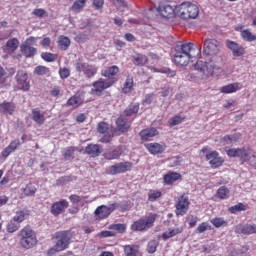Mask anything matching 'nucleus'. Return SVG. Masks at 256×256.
Returning a JSON list of instances; mask_svg holds the SVG:
<instances>
[{
    "mask_svg": "<svg viewBox=\"0 0 256 256\" xmlns=\"http://www.w3.org/2000/svg\"><path fill=\"white\" fill-rule=\"evenodd\" d=\"M194 44L191 42L178 44L175 47L174 62L180 67H187L193 57Z\"/></svg>",
    "mask_w": 256,
    "mask_h": 256,
    "instance_id": "nucleus-1",
    "label": "nucleus"
},
{
    "mask_svg": "<svg viewBox=\"0 0 256 256\" xmlns=\"http://www.w3.org/2000/svg\"><path fill=\"white\" fill-rule=\"evenodd\" d=\"M194 69L198 71L201 79H209L214 71L219 69V64L213 60H210L209 62L199 60L194 65Z\"/></svg>",
    "mask_w": 256,
    "mask_h": 256,
    "instance_id": "nucleus-2",
    "label": "nucleus"
},
{
    "mask_svg": "<svg viewBox=\"0 0 256 256\" xmlns=\"http://www.w3.org/2000/svg\"><path fill=\"white\" fill-rule=\"evenodd\" d=\"M20 245L23 249H32L37 245V236L30 227H25L20 231Z\"/></svg>",
    "mask_w": 256,
    "mask_h": 256,
    "instance_id": "nucleus-3",
    "label": "nucleus"
},
{
    "mask_svg": "<svg viewBox=\"0 0 256 256\" xmlns=\"http://www.w3.org/2000/svg\"><path fill=\"white\" fill-rule=\"evenodd\" d=\"M157 215L156 214H150L148 216H145L143 218H140L139 220L135 221L131 225L132 231H147V229H151L155 223Z\"/></svg>",
    "mask_w": 256,
    "mask_h": 256,
    "instance_id": "nucleus-4",
    "label": "nucleus"
},
{
    "mask_svg": "<svg viewBox=\"0 0 256 256\" xmlns=\"http://www.w3.org/2000/svg\"><path fill=\"white\" fill-rule=\"evenodd\" d=\"M221 51V42L215 38H206L204 40L203 53L208 57H215Z\"/></svg>",
    "mask_w": 256,
    "mask_h": 256,
    "instance_id": "nucleus-5",
    "label": "nucleus"
},
{
    "mask_svg": "<svg viewBox=\"0 0 256 256\" xmlns=\"http://www.w3.org/2000/svg\"><path fill=\"white\" fill-rule=\"evenodd\" d=\"M55 238L57 240L56 247L59 251H65V249L69 248V244L71 243L70 231L65 230L56 232Z\"/></svg>",
    "mask_w": 256,
    "mask_h": 256,
    "instance_id": "nucleus-6",
    "label": "nucleus"
},
{
    "mask_svg": "<svg viewBox=\"0 0 256 256\" xmlns=\"http://www.w3.org/2000/svg\"><path fill=\"white\" fill-rule=\"evenodd\" d=\"M76 71H78V73L82 72L87 79H91L97 75V67L89 63L77 62Z\"/></svg>",
    "mask_w": 256,
    "mask_h": 256,
    "instance_id": "nucleus-7",
    "label": "nucleus"
},
{
    "mask_svg": "<svg viewBox=\"0 0 256 256\" xmlns=\"http://www.w3.org/2000/svg\"><path fill=\"white\" fill-rule=\"evenodd\" d=\"M116 207H119V204H117V202H114V203L110 204L109 206L101 205L96 208L94 214L99 219H106V217H108L112 212L115 211Z\"/></svg>",
    "mask_w": 256,
    "mask_h": 256,
    "instance_id": "nucleus-8",
    "label": "nucleus"
},
{
    "mask_svg": "<svg viewBox=\"0 0 256 256\" xmlns=\"http://www.w3.org/2000/svg\"><path fill=\"white\" fill-rule=\"evenodd\" d=\"M133 167L131 162H119L109 167L108 171L110 175H119L121 173H127Z\"/></svg>",
    "mask_w": 256,
    "mask_h": 256,
    "instance_id": "nucleus-9",
    "label": "nucleus"
},
{
    "mask_svg": "<svg viewBox=\"0 0 256 256\" xmlns=\"http://www.w3.org/2000/svg\"><path fill=\"white\" fill-rule=\"evenodd\" d=\"M228 157H239L241 161H249L251 155L244 148H231L227 150Z\"/></svg>",
    "mask_w": 256,
    "mask_h": 256,
    "instance_id": "nucleus-10",
    "label": "nucleus"
},
{
    "mask_svg": "<svg viewBox=\"0 0 256 256\" xmlns=\"http://www.w3.org/2000/svg\"><path fill=\"white\" fill-rule=\"evenodd\" d=\"M226 47L232 51L234 57H242V55H245V48L235 41L227 40Z\"/></svg>",
    "mask_w": 256,
    "mask_h": 256,
    "instance_id": "nucleus-11",
    "label": "nucleus"
},
{
    "mask_svg": "<svg viewBox=\"0 0 256 256\" xmlns=\"http://www.w3.org/2000/svg\"><path fill=\"white\" fill-rule=\"evenodd\" d=\"M189 211V198L181 196L176 204V215H185Z\"/></svg>",
    "mask_w": 256,
    "mask_h": 256,
    "instance_id": "nucleus-12",
    "label": "nucleus"
},
{
    "mask_svg": "<svg viewBox=\"0 0 256 256\" xmlns=\"http://www.w3.org/2000/svg\"><path fill=\"white\" fill-rule=\"evenodd\" d=\"M207 161H209V165L213 169H217V167H221L223 165V158L219 157V152L212 151L211 153L206 155Z\"/></svg>",
    "mask_w": 256,
    "mask_h": 256,
    "instance_id": "nucleus-13",
    "label": "nucleus"
},
{
    "mask_svg": "<svg viewBox=\"0 0 256 256\" xmlns=\"http://www.w3.org/2000/svg\"><path fill=\"white\" fill-rule=\"evenodd\" d=\"M114 84H115V80L113 79H108V80L100 79L93 83V87L96 93H101V91H105V89H109V87H111V85H114Z\"/></svg>",
    "mask_w": 256,
    "mask_h": 256,
    "instance_id": "nucleus-14",
    "label": "nucleus"
},
{
    "mask_svg": "<svg viewBox=\"0 0 256 256\" xmlns=\"http://www.w3.org/2000/svg\"><path fill=\"white\" fill-rule=\"evenodd\" d=\"M27 72L19 70L16 75L17 83L21 85L22 91H29L31 85L27 82Z\"/></svg>",
    "mask_w": 256,
    "mask_h": 256,
    "instance_id": "nucleus-15",
    "label": "nucleus"
},
{
    "mask_svg": "<svg viewBox=\"0 0 256 256\" xmlns=\"http://www.w3.org/2000/svg\"><path fill=\"white\" fill-rule=\"evenodd\" d=\"M235 233H242L243 235L256 234V224H245L236 226Z\"/></svg>",
    "mask_w": 256,
    "mask_h": 256,
    "instance_id": "nucleus-16",
    "label": "nucleus"
},
{
    "mask_svg": "<svg viewBox=\"0 0 256 256\" xmlns=\"http://www.w3.org/2000/svg\"><path fill=\"white\" fill-rule=\"evenodd\" d=\"M68 207L69 203L66 200L56 202L51 207V213L55 216L61 215V213H63V211H65V209H67Z\"/></svg>",
    "mask_w": 256,
    "mask_h": 256,
    "instance_id": "nucleus-17",
    "label": "nucleus"
},
{
    "mask_svg": "<svg viewBox=\"0 0 256 256\" xmlns=\"http://www.w3.org/2000/svg\"><path fill=\"white\" fill-rule=\"evenodd\" d=\"M117 130L120 131V133H127L131 129V124L127 122L125 117L120 116L116 120Z\"/></svg>",
    "mask_w": 256,
    "mask_h": 256,
    "instance_id": "nucleus-18",
    "label": "nucleus"
},
{
    "mask_svg": "<svg viewBox=\"0 0 256 256\" xmlns=\"http://www.w3.org/2000/svg\"><path fill=\"white\" fill-rule=\"evenodd\" d=\"M177 15L181 19H189V2H183L176 8Z\"/></svg>",
    "mask_w": 256,
    "mask_h": 256,
    "instance_id": "nucleus-19",
    "label": "nucleus"
},
{
    "mask_svg": "<svg viewBox=\"0 0 256 256\" xmlns=\"http://www.w3.org/2000/svg\"><path fill=\"white\" fill-rule=\"evenodd\" d=\"M146 149H148L151 155H159L163 153V151H165V146L159 143H149V144H146Z\"/></svg>",
    "mask_w": 256,
    "mask_h": 256,
    "instance_id": "nucleus-20",
    "label": "nucleus"
},
{
    "mask_svg": "<svg viewBox=\"0 0 256 256\" xmlns=\"http://www.w3.org/2000/svg\"><path fill=\"white\" fill-rule=\"evenodd\" d=\"M17 49H19V40L17 38H12L6 42L4 51L6 53H15Z\"/></svg>",
    "mask_w": 256,
    "mask_h": 256,
    "instance_id": "nucleus-21",
    "label": "nucleus"
},
{
    "mask_svg": "<svg viewBox=\"0 0 256 256\" xmlns=\"http://www.w3.org/2000/svg\"><path fill=\"white\" fill-rule=\"evenodd\" d=\"M157 11L162 15V17H169V15H173V7H171V5L163 4V1L159 3Z\"/></svg>",
    "mask_w": 256,
    "mask_h": 256,
    "instance_id": "nucleus-22",
    "label": "nucleus"
},
{
    "mask_svg": "<svg viewBox=\"0 0 256 256\" xmlns=\"http://www.w3.org/2000/svg\"><path fill=\"white\" fill-rule=\"evenodd\" d=\"M85 153L90 157H99L101 155V148L97 144H89L85 148Z\"/></svg>",
    "mask_w": 256,
    "mask_h": 256,
    "instance_id": "nucleus-23",
    "label": "nucleus"
},
{
    "mask_svg": "<svg viewBox=\"0 0 256 256\" xmlns=\"http://www.w3.org/2000/svg\"><path fill=\"white\" fill-rule=\"evenodd\" d=\"M181 233H183V227L169 228L168 231L162 234V239L167 241V239H171V237H175Z\"/></svg>",
    "mask_w": 256,
    "mask_h": 256,
    "instance_id": "nucleus-24",
    "label": "nucleus"
},
{
    "mask_svg": "<svg viewBox=\"0 0 256 256\" xmlns=\"http://www.w3.org/2000/svg\"><path fill=\"white\" fill-rule=\"evenodd\" d=\"M20 51L24 57H34L37 54V48L32 46H27V44H22L20 46Z\"/></svg>",
    "mask_w": 256,
    "mask_h": 256,
    "instance_id": "nucleus-25",
    "label": "nucleus"
},
{
    "mask_svg": "<svg viewBox=\"0 0 256 256\" xmlns=\"http://www.w3.org/2000/svg\"><path fill=\"white\" fill-rule=\"evenodd\" d=\"M158 134H159V132L157 131V129L148 128V129H144L140 132V137L144 141H149L151 139V137H155V135H158Z\"/></svg>",
    "mask_w": 256,
    "mask_h": 256,
    "instance_id": "nucleus-26",
    "label": "nucleus"
},
{
    "mask_svg": "<svg viewBox=\"0 0 256 256\" xmlns=\"http://www.w3.org/2000/svg\"><path fill=\"white\" fill-rule=\"evenodd\" d=\"M238 29H240L241 37L244 41H247L248 43H253V41H256V35H253L251 31L243 30V26H240Z\"/></svg>",
    "mask_w": 256,
    "mask_h": 256,
    "instance_id": "nucleus-27",
    "label": "nucleus"
},
{
    "mask_svg": "<svg viewBox=\"0 0 256 256\" xmlns=\"http://www.w3.org/2000/svg\"><path fill=\"white\" fill-rule=\"evenodd\" d=\"M179 179H181V174L177 172H170L164 175V182H166L167 185H171V183H175V181H179Z\"/></svg>",
    "mask_w": 256,
    "mask_h": 256,
    "instance_id": "nucleus-28",
    "label": "nucleus"
},
{
    "mask_svg": "<svg viewBox=\"0 0 256 256\" xmlns=\"http://www.w3.org/2000/svg\"><path fill=\"white\" fill-rule=\"evenodd\" d=\"M188 15H190L189 19H197L199 16V7L191 2H188Z\"/></svg>",
    "mask_w": 256,
    "mask_h": 256,
    "instance_id": "nucleus-29",
    "label": "nucleus"
},
{
    "mask_svg": "<svg viewBox=\"0 0 256 256\" xmlns=\"http://www.w3.org/2000/svg\"><path fill=\"white\" fill-rule=\"evenodd\" d=\"M138 112H139V103L134 102L127 107V109L124 111V114L126 115V117H131V115H135V113H138Z\"/></svg>",
    "mask_w": 256,
    "mask_h": 256,
    "instance_id": "nucleus-30",
    "label": "nucleus"
},
{
    "mask_svg": "<svg viewBox=\"0 0 256 256\" xmlns=\"http://www.w3.org/2000/svg\"><path fill=\"white\" fill-rule=\"evenodd\" d=\"M121 153H123L121 151V149L117 148V149H114V150H112L110 152L105 153L104 157L108 161H113V159H119V157H121Z\"/></svg>",
    "mask_w": 256,
    "mask_h": 256,
    "instance_id": "nucleus-31",
    "label": "nucleus"
},
{
    "mask_svg": "<svg viewBox=\"0 0 256 256\" xmlns=\"http://www.w3.org/2000/svg\"><path fill=\"white\" fill-rule=\"evenodd\" d=\"M32 119L35 123H38V125H43V123H45V116L37 109L32 111Z\"/></svg>",
    "mask_w": 256,
    "mask_h": 256,
    "instance_id": "nucleus-32",
    "label": "nucleus"
},
{
    "mask_svg": "<svg viewBox=\"0 0 256 256\" xmlns=\"http://www.w3.org/2000/svg\"><path fill=\"white\" fill-rule=\"evenodd\" d=\"M71 45V40L68 37L60 36L58 46L62 51H67Z\"/></svg>",
    "mask_w": 256,
    "mask_h": 256,
    "instance_id": "nucleus-33",
    "label": "nucleus"
},
{
    "mask_svg": "<svg viewBox=\"0 0 256 256\" xmlns=\"http://www.w3.org/2000/svg\"><path fill=\"white\" fill-rule=\"evenodd\" d=\"M132 61H133L134 65L143 67V65H145L147 63L148 59H147V56H145L143 54H138L133 57Z\"/></svg>",
    "mask_w": 256,
    "mask_h": 256,
    "instance_id": "nucleus-34",
    "label": "nucleus"
},
{
    "mask_svg": "<svg viewBox=\"0 0 256 256\" xmlns=\"http://www.w3.org/2000/svg\"><path fill=\"white\" fill-rule=\"evenodd\" d=\"M240 89L239 84H229L221 88V93H235V91H239Z\"/></svg>",
    "mask_w": 256,
    "mask_h": 256,
    "instance_id": "nucleus-35",
    "label": "nucleus"
},
{
    "mask_svg": "<svg viewBox=\"0 0 256 256\" xmlns=\"http://www.w3.org/2000/svg\"><path fill=\"white\" fill-rule=\"evenodd\" d=\"M85 3H87V0H76L70 9L75 13H79L85 7Z\"/></svg>",
    "mask_w": 256,
    "mask_h": 256,
    "instance_id": "nucleus-36",
    "label": "nucleus"
},
{
    "mask_svg": "<svg viewBox=\"0 0 256 256\" xmlns=\"http://www.w3.org/2000/svg\"><path fill=\"white\" fill-rule=\"evenodd\" d=\"M246 210H247V206H245V204L243 203H238L228 208L229 213H232V214L239 213L241 211H246Z\"/></svg>",
    "mask_w": 256,
    "mask_h": 256,
    "instance_id": "nucleus-37",
    "label": "nucleus"
},
{
    "mask_svg": "<svg viewBox=\"0 0 256 256\" xmlns=\"http://www.w3.org/2000/svg\"><path fill=\"white\" fill-rule=\"evenodd\" d=\"M67 103L72 107H79V105L83 103V99L79 95H74L67 101Z\"/></svg>",
    "mask_w": 256,
    "mask_h": 256,
    "instance_id": "nucleus-38",
    "label": "nucleus"
},
{
    "mask_svg": "<svg viewBox=\"0 0 256 256\" xmlns=\"http://www.w3.org/2000/svg\"><path fill=\"white\" fill-rule=\"evenodd\" d=\"M117 73H119V67L114 65L104 72V77L112 79L113 77H115V75H117Z\"/></svg>",
    "mask_w": 256,
    "mask_h": 256,
    "instance_id": "nucleus-39",
    "label": "nucleus"
},
{
    "mask_svg": "<svg viewBox=\"0 0 256 256\" xmlns=\"http://www.w3.org/2000/svg\"><path fill=\"white\" fill-rule=\"evenodd\" d=\"M0 111H2V113H8V115H11L13 111H15V106L9 102L3 103L0 105Z\"/></svg>",
    "mask_w": 256,
    "mask_h": 256,
    "instance_id": "nucleus-40",
    "label": "nucleus"
},
{
    "mask_svg": "<svg viewBox=\"0 0 256 256\" xmlns=\"http://www.w3.org/2000/svg\"><path fill=\"white\" fill-rule=\"evenodd\" d=\"M41 57L44 61H47V63H53V61L57 60V55L50 52H43Z\"/></svg>",
    "mask_w": 256,
    "mask_h": 256,
    "instance_id": "nucleus-41",
    "label": "nucleus"
},
{
    "mask_svg": "<svg viewBox=\"0 0 256 256\" xmlns=\"http://www.w3.org/2000/svg\"><path fill=\"white\" fill-rule=\"evenodd\" d=\"M137 249H138L137 246H131V245L125 246L124 247L125 256H137Z\"/></svg>",
    "mask_w": 256,
    "mask_h": 256,
    "instance_id": "nucleus-42",
    "label": "nucleus"
},
{
    "mask_svg": "<svg viewBox=\"0 0 256 256\" xmlns=\"http://www.w3.org/2000/svg\"><path fill=\"white\" fill-rule=\"evenodd\" d=\"M217 196L219 199H228L229 198V189L225 186H222L217 191Z\"/></svg>",
    "mask_w": 256,
    "mask_h": 256,
    "instance_id": "nucleus-43",
    "label": "nucleus"
},
{
    "mask_svg": "<svg viewBox=\"0 0 256 256\" xmlns=\"http://www.w3.org/2000/svg\"><path fill=\"white\" fill-rule=\"evenodd\" d=\"M212 225H214V227H227V221H225L223 218H214L211 220Z\"/></svg>",
    "mask_w": 256,
    "mask_h": 256,
    "instance_id": "nucleus-44",
    "label": "nucleus"
},
{
    "mask_svg": "<svg viewBox=\"0 0 256 256\" xmlns=\"http://www.w3.org/2000/svg\"><path fill=\"white\" fill-rule=\"evenodd\" d=\"M133 89V78L128 77L122 88L123 93H129Z\"/></svg>",
    "mask_w": 256,
    "mask_h": 256,
    "instance_id": "nucleus-45",
    "label": "nucleus"
},
{
    "mask_svg": "<svg viewBox=\"0 0 256 256\" xmlns=\"http://www.w3.org/2000/svg\"><path fill=\"white\" fill-rule=\"evenodd\" d=\"M27 213H25L24 211H18L16 212V215L14 216V221H16L17 223H23V221H25V219H27Z\"/></svg>",
    "mask_w": 256,
    "mask_h": 256,
    "instance_id": "nucleus-46",
    "label": "nucleus"
},
{
    "mask_svg": "<svg viewBox=\"0 0 256 256\" xmlns=\"http://www.w3.org/2000/svg\"><path fill=\"white\" fill-rule=\"evenodd\" d=\"M109 229L117 231L118 233H125L126 227L125 224H112Z\"/></svg>",
    "mask_w": 256,
    "mask_h": 256,
    "instance_id": "nucleus-47",
    "label": "nucleus"
},
{
    "mask_svg": "<svg viewBox=\"0 0 256 256\" xmlns=\"http://www.w3.org/2000/svg\"><path fill=\"white\" fill-rule=\"evenodd\" d=\"M75 157V148L70 147L64 151V158L69 161V159H73Z\"/></svg>",
    "mask_w": 256,
    "mask_h": 256,
    "instance_id": "nucleus-48",
    "label": "nucleus"
},
{
    "mask_svg": "<svg viewBox=\"0 0 256 256\" xmlns=\"http://www.w3.org/2000/svg\"><path fill=\"white\" fill-rule=\"evenodd\" d=\"M34 73H36V75H47V73H49V68L45 66H37Z\"/></svg>",
    "mask_w": 256,
    "mask_h": 256,
    "instance_id": "nucleus-49",
    "label": "nucleus"
},
{
    "mask_svg": "<svg viewBox=\"0 0 256 256\" xmlns=\"http://www.w3.org/2000/svg\"><path fill=\"white\" fill-rule=\"evenodd\" d=\"M32 13L39 18L47 17V11L43 8L34 9Z\"/></svg>",
    "mask_w": 256,
    "mask_h": 256,
    "instance_id": "nucleus-50",
    "label": "nucleus"
},
{
    "mask_svg": "<svg viewBox=\"0 0 256 256\" xmlns=\"http://www.w3.org/2000/svg\"><path fill=\"white\" fill-rule=\"evenodd\" d=\"M161 197V192L159 191H150L148 194L149 201H157Z\"/></svg>",
    "mask_w": 256,
    "mask_h": 256,
    "instance_id": "nucleus-51",
    "label": "nucleus"
},
{
    "mask_svg": "<svg viewBox=\"0 0 256 256\" xmlns=\"http://www.w3.org/2000/svg\"><path fill=\"white\" fill-rule=\"evenodd\" d=\"M59 75L61 79H67L71 75V71L69 70V68H60Z\"/></svg>",
    "mask_w": 256,
    "mask_h": 256,
    "instance_id": "nucleus-52",
    "label": "nucleus"
},
{
    "mask_svg": "<svg viewBox=\"0 0 256 256\" xmlns=\"http://www.w3.org/2000/svg\"><path fill=\"white\" fill-rule=\"evenodd\" d=\"M109 129V124L105 122H100L97 127L98 133H107V130Z\"/></svg>",
    "mask_w": 256,
    "mask_h": 256,
    "instance_id": "nucleus-53",
    "label": "nucleus"
},
{
    "mask_svg": "<svg viewBox=\"0 0 256 256\" xmlns=\"http://www.w3.org/2000/svg\"><path fill=\"white\" fill-rule=\"evenodd\" d=\"M157 251V241L152 240L148 243V253H155Z\"/></svg>",
    "mask_w": 256,
    "mask_h": 256,
    "instance_id": "nucleus-54",
    "label": "nucleus"
},
{
    "mask_svg": "<svg viewBox=\"0 0 256 256\" xmlns=\"http://www.w3.org/2000/svg\"><path fill=\"white\" fill-rule=\"evenodd\" d=\"M208 229H211L209 224L206 222L201 223L198 227H197V231L198 233H205V231H207Z\"/></svg>",
    "mask_w": 256,
    "mask_h": 256,
    "instance_id": "nucleus-55",
    "label": "nucleus"
},
{
    "mask_svg": "<svg viewBox=\"0 0 256 256\" xmlns=\"http://www.w3.org/2000/svg\"><path fill=\"white\" fill-rule=\"evenodd\" d=\"M183 117L181 116H175L170 120V125L175 126V125H179L181 123H183Z\"/></svg>",
    "mask_w": 256,
    "mask_h": 256,
    "instance_id": "nucleus-56",
    "label": "nucleus"
},
{
    "mask_svg": "<svg viewBox=\"0 0 256 256\" xmlns=\"http://www.w3.org/2000/svg\"><path fill=\"white\" fill-rule=\"evenodd\" d=\"M159 72L164 73L168 77H175V75H176V72L169 69V68H162V69L159 70Z\"/></svg>",
    "mask_w": 256,
    "mask_h": 256,
    "instance_id": "nucleus-57",
    "label": "nucleus"
},
{
    "mask_svg": "<svg viewBox=\"0 0 256 256\" xmlns=\"http://www.w3.org/2000/svg\"><path fill=\"white\" fill-rule=\"evenodd\" d=\"M35 43H37V38L30 36L25 40V42L22 45H27L31 47L32 45H35Z\"/></svg>",
    "mask_w": 256,
    "mask_h": 256,
    "instance_id": "nucleus-58",
    "label": "nucleus"
},
{
    "mask_svg": "<svg viewBox=\"0 0 256 256\" xmlns=\"http://www.w3.org/2000/svg\"><path fill=\"white\" fill-rule=\"evenodd\" d=\"M103 5H105V0H94L93 1V7H95V9H103Z\"/></svg>",
    "mask_w": 256,
    "mask_h": 256,
    "instance_id": "nucleus-59",
    "label": "nucleus"
},
{
    "mask_svg": "<svg viewBox=\"0 0 256 256\" xmlns=\"http://www.w3.org/2000/svg\"><path fill=\"white\" fill-rule=\"evenodd\" d=\"M21 145V141L20 140H14L9 144V148H11L12 150H17L19 148V146Z\"/></svg>",
    "mask_w": 256,
    "mask_h": 256,
    "instance_id": "nucleus-60",
    "label": "nucleus"
},
{
    "mask_svg": "<svg viewBox=\"0 0 256 256\" xmlns=\"http://www.w3.org/2000/svg\"><path fill=\"white\" fill-rule=\"evenodd\" d=\"M198 218L197 216H189L188 217V223L190 227H195L197 225Z\"/></svg>",
    "mask_w": 256,
    "mask_h": 256,
    "instance_id": "nucleus-61",
    "label": "nucleus"
},
{
    "mask_svg": "<svg viewBox=\"0 0 256 256\" xmlns=\"http://www.w3.org/2000/svg\"><path fill=\"white\" fill-rule=\"evenodd\" d=\"M113 139V134H105L103 137L100 138L101 143H109Z\"/></svg>",
    "mask_w": 256,
    "mask_h": 256,
    "instance_id": "nucleus-62",
    "label": "nucleus"
},
{
    "mask_svg": "<svg viewBox=\"0 0 256 256\" xmlns=\"http://www.w3.org/2000/svg\"><path fill=\"white\" fill-rule=\"evenodd\" d=\"M169 93H171V87H169V86L162 88V91H160V95L162 97H168Z\"/></svg>",
    "mask_w": 256,
    "mask_h": 256,
    "instance_id": "nucleus-63",
    "label": "nucleus"
},
{
    "mask_svg": "<svg viewBox=\"0 0 256 256\" xmlns=\"http://www.w3.org/2000/svg\"><path fill=\"white\" fill-rule=\"evenodd\" d=\"M248 163L251 165V167L256 168V153L249 156Z\"/></svg>",
    "mask_w": 256,
    "mask_h": 256,
    "instance_id": "nucleus-64",
    "label": "nucleus"
}]
</instances>
